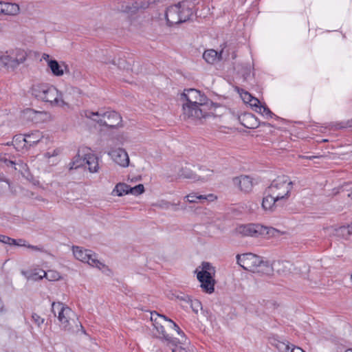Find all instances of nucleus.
Returning <instances> with one entry per match:
<instances>
[{
  "label": "nucleus",
  "instance_id": "obj_39",
  "mask_svg": "<svg viewBox=\"0 0 352 352\" xmlns=\"http://www.w3.org/2000/svg\"><path fill=\"white\" fill-rule=\"evenodd\" d=\"M249 104L254 109V111H255V109H258V107L262 106L260 100L258 98L253 97V96L251 98L250 102H249Z\"/></svg>",
  "mask_w": 352,
  "mask_h": 352
},
{
  "label": "nucleus",
  "instance_id": "obj_37",
  "mask_svg": "<svg viewBox=\"0 0 352 352\" xmlns=\"http://www.w3.org/2000/svg\"><path fill=\"white\" fill-rule=\"evenodd\" d=\"M41 270H40L38 272H34L31 273L30 275L28 276V278L34 281L41 280L43 278H44V276H43V274L41 273Z\"/></svg>",
  "mask_w": 352,
  "mask_h": 352
},
{
  "label": "nucleus",
  "instance_id": "obj_14",
  "mask_svg": "<svg viewBox=\"0 0 352 352\" xmlns=\"http://www.w3.org/2000/svg\"><path fill=\"white\" fill-rule=\"evenodd\" d=\"M185 199L190 203H196L199 200L201 203L206 201H213L217 199V197L213 194L206 195H197L196 192H192L185 197Z\"/></svg>",
  "mask_w": 352,
  "mask_h": 352
},
{
  "label": "nucleus",
  "instance_id": "obj_13",
  "mask_svg": "<svg viewBox=\"0 0 352 352\" xmlns=\"http://www.w3.org/2000/svg\"><path fill=\"white\" fill-rule=\"evenodd\" d=\"M111 158L122 167H127L129 165L128 153L122 148L113 149L109 152Z\"/></svg>",
  "mask_w": 352,
  "mask_h": 352
},
{
  "label": "nucleus",
  "instance_id": "obj_24",
  "mask_svg": "<svg viewBox=\"0 0 352 352\" xmlns=\"http://www.w3.org/2000/svg\"><path fill=\"white\" fill-rule=\"evenodd\" d=\"M12 144L18 151H22L27 146L25 135H16L13 138Z\"/></svg>",
  "mask_w": 352,
  "mask_h": 352
},
{
  "label": "nucleus",
  "instance_id": "obj_51",
  "mask_svg": "<svg viewBox=\"0 0 352 352\" xmlns=\"http://www.w3.org/2000/svg\"><path fill=\"white\" fill-rule=\"evenodd\" d=\"M292 349H291L290 352H305L300 347H296L292 345Z\"/></svg>",
  "mask_w": 352,
  "mask_h": 352
},
{
  "label": "nucleus",
  "instance_id": "obj_1",
  "mask_svg": "<svg viewBox=\"0 0 352 352\" xmlns=\"http://www.w3.org/2000/svg\"><path fill=\"white\" fill-rule=\"evenodd\" d=\"M184 119L200 120L211 113L212 102L200 91L195 89H185L181 95Z\"/></svg>",
  "mask_w": 352,
  "mask_h": 352
},
{
  "label": "nucleus",
  "instance_id": "obj_48",
  "mask_svg": "<svg viewBox=\"0 0 352 352\" xmlns=\"http://www.w3.org/2000/svg\"><path fill=\"white\" fill-rule=\"evenodd\" d=\"M16 245L27 247L26 241L24 239H19L16 240Z\"/></svg>",
  "mask_w": 352,
  "mask_h": 352
},
{
  "label": "nucleus",
  "instance_id": "obj_25",
  "mask_svg": "<svg viewBox=\"0 0 352 352\" xmlns=\"http://www.w3.org/2000/svg\"><path fill=\"white\" fill-rule=\"evenodd\" d=\"M255 272L270 275L273 272V268L269 262L261 259V263L258 265V268L255 270Z\"/></svg>",
  "mask_w": 352,
  "mask_h": 352
},
{
  "label": "nucleus",
  "instance_id": "obj_30",
  "mask_svg": "<svg viewBox=\"0 0 352 352\" xmlns=\"http://www.w3.org/2000/svg\"><path fill=\"white\" fill-rule=\"evenodd\" d=\"M85 157H80L79 154H78L73 160V161L69 164L70 169H76L82 166L85 165Z\"/></svg>",
  "mask_w": 352,
  "mask_h": 352
},
{
  "label": "nucleus",
  "instance_id": "obj_33",
  "mask_svg": "<svg viewBox=\"0 0 352 352\" xmlns=\"http://www.w3.org/2000/svg\"><path fill=\"white\" fill-rule=\"evenodd\" d=\"M201 175H198V180L206 181L212 176L213 171L207 168L201 169Z\"/></svg>",
  "mask_w": 352,
  "mask_h": 352
},
{
  "label": "nucleus",
  "instance_id": "obj_38",
  "mask_svg": "<svg viewBox=\"0 0 352 352\" xmlns=\"http://www.w3.org/2000/svg\"><path fill=\"white\" fill-rule=\"evenodd\" d=\"M239 92L241 95L242 100L244 101V102L249 104L251 98H252V96L248 91H244L243 89H241V92L239 91Z\"/></svg>",
  "mask_w": 352,
  "mask_h": 352
},
{
  "label": "nucleus",
  "instance_id": "obj_42",
  "mask_svg": "<svg viewBox=\"0 0 352 352\" xmlns=\"http://www.w3.org/2000/svg\"><path fill=\"white\" fill-rule=\"evenodd\" d=\"M60 150L58 148L54 149L52 151H47L45 153V157L47 158H51L52 157H55L59 155Z\"/></svg>",
  "mask_w": 352,
  "mask_h": 352
},
{
  "label": "nucleus",
  "instance_id": "obj_21",
  "mask_svg": "<svg viewBox=\"0 0 352 352\" xmlns=\"http://www.w3.org/2000/svg\"><path fill=\"white\" fill-rule=\"evenodd\" d=\"M12 52L10 54H4L0 57V67H4L8 69H14L17 67V63H14Z\"/></svg>",
  "mask_w": 352,
  "mask_h": 352
},
{
  "label": "nucleus",
  "instance_id": "obj_17",
  "mask_svg": "<svg viewBox=\"0 0 352 352\" xmlns=\"http://www.w3.org/2000/svg\"><path fill=\"white\" fill-rule=\"evenodd\" d=\"M223 50L219 53L214 50H208L204 52L203 58L208 63L213 64L216 60L223 58Z\"/></svg>",
  "mask_w": 352,
  "mask_h": 352
},
{
  "label": "nucleus",
  "instance_id": "obj_40",
  "mask_svg": "<svg viewBox=\"0 0 352 352\" xmlns=\"http://www.w3.org/2000/svg\"><path fill=\"white\" fill-rule=\"evenodd\" d=\"M32 320L38 326L40 327L45 321L44 318H41L40 316H38L37 314L34 313L32 315Z\"/></svg>",
  "mask_w": 352,
  "mask_h": 352
},
{
  "label": "nucleus",
  "instance_id": "obj_44",
  "mask_svg": "<svg viewBox=\"0 0 352 352\" xmlns=\"http://www.w3.org/2000/svg\"><path fill=\"white\" fill-rule=\"evenodd\" d=\"M177 333L182 337V340H178V342L184 344L187 340L184 335V333L181 329H179V331H177Z\"/></svg>",
  "mask_w": 352,
  "mask_h": 352
},
{
  "label": "nucleus",
  "instance_id": "obj_36",
  "mask_svg": "<svg viewBox=\"0 0 352 352\" xmlns=\"http://www.w3.org/2000/svg\"><path fill=\"white\" fill-rule=\"evenodd\" d=\"M277 349L280 352H290L291 351V347L288 343L279 342L276 345Z\"/></svg>",
  "mask_w": 352,
  "mask_h": 352
},
{
  "label": "nucleus",
  "instance_id": "obj_3",
  "mask_svg": "<svg viewBox=\"0 0 352 352\" xmlns=\"http://www.w3.org/2000/svg\"><path fill=\"white\" fill-rule=\"evenodd\" d=\"M195 3L191 0H184L177 4L169 6L165 16L169 25L179 24L189 20L192 16Z\"/></svg>",
  "mask_w": 352,
  "mask_h": 352
},
{
  "label": "nucleus",
  "instance_id": "obj_54",
  "mask_svg": "<svg viewBox=\"0 0 352 352\" xmlns=\"http://www.w3.org/2000/svg\"><path fill=\"white\" fill-rule=\"evenodd\" d=\"M89 118L91 119L92 120H94V122L98 123V121L96 119H100V118H102V117H98V116H91V118Z\"/></svg>",
  "mask_w": 352,
  "mask_h": 352
},
{
  "label": "nucleus",
  "instance_id": "obj_23",
  "mask_svg": "<svg viewBox=\"0 0 352 352\" xmlns=\"http://www.w3.org/2000/svg\"><path fill=\"white\" fill-rule=\"evenodd\" d=\"M242 124L248 129H254L258 126L256 118L251 113H247L243 116Z\"/></svg>",
  "mask_w": 352,
  "mask_h": 352
},
{
  "label": "nucleus",
  "instance_id": "obj_50",
  "mask_svg": "<svg viewBox=\"0 0 352 352\" xmlns=\"http://www.w3.org/2000/svg\"><path fill=\"white\" fill-rule=\"evenodd\" d=\"M322 155H311V156H300V158H302V159H307V160H314L315 158H320L322 157Z\"/></svg>",
  "mask_w": 352,
  "mask_h": 352
},
{
  "label": "nucleus",
  "instance_id": "obj_53",
  "mask_svg": "<svg viewBox=\"0 0 352 352\" xmlns=\"http://www.w3.org/2000/svg\"><path fill=\"white\" fill-rule=\"evenodd\" d=\"M4 311V304L3 301L0 299V313L3 312Z\"/></svg>",
  "mask_w": 352,
  "mask_h": 352
},
{
  "label": "nucleus",
  "instance_id": "obj_45",
  "mask_svg": "<svg viewBox=\"0 0 352 352\" xmlns=\"http://www.w3.org/2000/svg\"><path fill=\"white\" fill-rule=\"evenodd\" d=\"M27 248L34 251L43 252V248L41 246L27 245Z\"/></svg>",
  "mask_w": 352,
  "mask_h": 352
},
{
  "label": "nucleus",
  "instance_id": "obj_9",
  "mask_svg": "<svg viewBox=\"0 0 352 352\" xmlns=\"http://www.w3.org/2000/svg\"><path fill=\"white\" fill-rule=\"evenodd\" d=\"M73 254L78 260L89 265L102 269L105 265L96 258V256L89 250H84L78 246L73 247Z\"/></svg>",
  "mask_w": 352,
  "mask_h": 352
},
{
  "label": "nucleus",
  "instance_id": "obj_27",
  "mask_svg": "<svg viewBox=\"0 0 352 352\" xmlns=\"http://www.w3.org/2000/svg\"><path fill=\"white\" fill-rule=\"evenodd\" d=\"M112 193L113 195H116L120 197L130 194V186L126 184L119 183L116 186Z\"/></svg>",
  "mask_w": 352,
  "mask_h": 352
},
{
  "label": "nucleus",
  "instance_id": "obj_56",
  "mask_svg": "<svg viewBox=\"0 0 352 352\" xmlns=\"http://www.w3.org/2000/svg\"><path fill=\"white\" fill-rule=\"evenodd\" d=\"M348 196H349V197H351V199H352V188H351V193H349V194H348Z\"/></svg>",
  "mask_w": 352,
  "mask_h": 352
},
{
  "label": "nucleus",
  "instance_id": "obj_7",
  "mask_svg": "<svg viewBox=\"0 0 352 352\" xmlns=\"http://www.w3.org/2000/svg\"><path fill=\"white\" fill-rule=\"evenodd\" d=\"M86 118H91V116L102 117V118L96 119L98 123L101 126H106L109 128L113 129L118 126L122 122V117L116 111H84L81 114Z\"/></svg>",
  "mask_w": 352,
  "mask_h": 352
},
{
  "label": "nucleus",
  "instance_id": "obj_29",
  "mask_svg": "<svg viewBox=\"0 0 352 352\" xmlns=\"http://www.w3.org/2000/svg\"><path fill=\"white\" fill-rule=\"evenodd\" d=\"M41 273L50 281H55L60 278V274L54 270H48L47 272L41 270Z\"/></svg>",
  "mask_w": 352,
  "mask_h": 352
},
{
  "label": "nucleus",
  "instance_id": "obj_15",
  "mask_svg": "<svg viewBox=\"0 0 352 352\" xmlns=\"http://www.w3.org/2000/svg\"><path fill=\"white\" fill-rule=\"evenodd\" d=\"M280 201L278 199H275V197H272V195H269V193L266 192V189L264 191V197L262 201V208L265 211L272 212L276 208V204Z\"/></svg>",
  "mask_w": 352,
  "mask_h": 352
},
{
  "label": "nucleus",
  "instance_id": "obj_31",
  "mask_svg": "<svg viewBox=\"0 0 352 352\" xmlns=\"http://www.w3.org/2000/svg\"><path fill=\"white\" fill-rule=\"evenodd\" d=\"M43 112L36 111L32 109H27L23 111L24 116L32 120H36L37 116L40 114H42Z\"/></svg>",
  "mask_w": 352,
  "mask_h": 352
},
{
  "label": "nucleus",
  "instance_id": "obj_2",
  "mask_svg": "<svg viewBox=\"0 0 352 352\" xmlns=\"http://www.w3.org/2000/svg\"><path fill=\"white\" fill-rule=\"evenodd\" d=\"M52 311L55 316L58 314L59 325L63 330L72 333H76L80 331L85 333L77 314L67 305L60 302H54L52 305Z\"/></svg>",
  "mask_w": 352,
  "mask_h": 352
},
{
  "label": "nucleus",
  "instance_id": "obj_6",
  "mask_svg": "<svg viewBox=\"0 0 352 352\" xmlns=\"http://www.w3.org/2000/svg\"><path fill=\"white\" fill-rule=\"evenodd\" d=\"M197 272V278L201 283V287L208 294H211L214 290L215 280L214 276L215 274L214 267L210 263L203 262L201 264V270Z\"/></svg>",
  "mask_w": 352,
  "mask_h": 352
},
{
  "label": "nucleus",
  "instance_id": "obj_52",
  "mask_svg": "<svg viewBox=\"0 0 352 352\" xmlns=\"http://www.w3.org/2000/svg\"><path fill=\"white\" fill-rule=\"evenodd\" d=\"M16 239H12V238L10 239V241H9L8 245H16Z\"/></svg>",
  "mask_w": 352,
  "mask_h": 352
},
{
  "label": "nucleus",
  "instance_id": "obj_43",
  "mask_svg": "<svg viewBox=\"0 0 352 352\" xmlns=\"http://www.w3.org/2000/svg\"><path fill=\"white\" fill-rule=\"evenodd\" d=\"M0 161L3 162L4 163L7 164V165H12L15 164L12 160H8L6 157V155L2 154H0Z\"/></svg>",
  "mask_w": 352,
  "mask_h": 352
},
{
  "label": "nucleus",
  "instance_id": "obj_47",
  "mask_svg": "<svg viewBox=\"0 0 352 352\" xmlns=\"http://www.w3.org/2000/svg\"><path fill=\"white\" fill-rule=\"evenodd\" d=\"M168 322L170 323V327L173 328L176 332L177 331H179L180 328L179 326L170 319H168Z\"/></svg>",
  "mask_w": 352,
  "mask_h": 352
},
{
  "label": "nucleus",
  "instance_id": "obj_5",
  "mask_svg": "<svg viewBox=\"0 0 352 352\" xmlns=\"http://www.w3.org/2000/svg\"><path fill=\"white\" fill-rule=\"evenodd\" d=\"M293 188V182L289 177L285 175L278 176L274 179L267 186L266 192L275 197L280 201H286L289 199Z\"/></svg>",
  "mask_w": 352,
  "mask_h": 352
},
{
  "label": "nucleus",
  "instance_id": "obj_46",
  "mask_svg": "<svg viewBox=\"0 0 352 352\" xmlns=\"http://www.w3.org/2000/svg\"><path fill=\"white\" fill-rule=\"evenodd\" d=\"M10 237H9L8 236L2 235V234L0 235V242H1L3 243L8 244L9 241H10Z\"/></svg>",
  "mask_w": 352,
  "mask_h": 352
},
{
  "label": "nucleus",
  "instance_id": "obj_34",
  "mask_svg": "<svg viewBox=\"0 0 352 352\" xmlns=\"http://www.w3.org/2000/svg\"><path fill=\"white\" fill-rule=\"evenodd\" d=\"M144 191V187L142 184H138L134 187L130 186V194L134 195H139L143 193Z\"/></svg>",
  "mask_w": 352,
  "mask_h": 352
},
{
  "label": "nucleus",
  "instance_id": "obj_35",
  "mask_svg": "<svg viewBox=\"0 0 352 352\" xmlns=\"http://www.w3.org/2000/svg\"><path fill=\"white\" fill-rule=\"evenodd\" d=\"M177 298L179 301L182 302L181 305L182 307H186V305H188L190 303V300H191L189 296L184 294H181L177 296Z\"/></svg>",
  "mask_w": 352,
  "mask_h": 352
},
{
  "label": "nucleus",
  "instance_id": "obj_32",
  "mask_svg": "<svg viewBox=\"0 0 352 352\" xmlns=\"http://www.w3.org/2000/svg\"><path fill=\"white\" fill-rule=\"evenodd\" d=\"M255 111L261 113L263 116L269 118H272L274 114L270 111V109L265 105H262L258 107V109H255Z\"/></svg>",
  "mask_w": 352,
  "mask_h": 352
},
{
  "label": "nucleus",
  "instance_id": "obj_61",
  "mask_svg": "<svg viewBox=\"0 0 352 352\" xmlns=\"http://www.w3.org/2000/svg\"><path fill=\"white\" fill-rule=\"evenodd\" d=\"M351 280H352V274L351 275Z\"/></svg>",
  "mask_w": 352,
  "mask_h": 352
},
{
  "label": "nucleus",
  "instance_id": "obj_19",
  "mask_svg": "<svg viewBox=\"0 0 352 352\" xmlns=\"http://www.w3.org/2000/svg\"><path fill=\"white\" fill-rule=\"evenodd\" d=\"M27 145L30 146L36 144L41 142L44 138L42 133L39 131H35L30 133L25 134Z\"/></svg>",
  "mask_w": 352,
  "mask_h": 352
},
{
  "label": "nucleus",
  "instance_id": "obj_11",
  "mask_svg": "<svg viewBox=\"0 0 352 352\" xmlns=\"http://www.w3.org/2000/svg\"><path fill=\"white\" fill-rule=\"evenodd\" d=\"M261 258L252 253L238 254L236 256L237 263L244 270L255 272L258 265L261 263Z\"/></svg>",
  "mask_w": 352,
  "mask_h": 352
},
{
  "label": "nucleus",
  "instance_id": "obj_58",
  "mask_svg": "<svg viewBox=\"0 0 352 352\" xmlns=\"http://www.w3.org/2000/svg\"><path fill=\"white\" fill-rule=\"evenodd\" d=\"M345 352H352V349H348Z\"/></svg>",
  "mask_w": 352,
  "mask_h": 352
},
{
  "label": "nucleus",
  "instance_id": "obj_41",
  "mask_svg": "<svg viewBox=\"0 0 352 352\" xmlns=\"http://www.w3.org/2000/svg\"><path fill=\"white\" fill-rule=\"evenodd\" d=\"M188 305H190L193 311H195V313L198 312L199 308L201 307V302L197 300H190V303Z\"/></svg>",
  "mask_w": 352,
  "mask_h": 352
},
{
  "label": "nucleus",
  "instance_id": "obj_20",
  "mask_svg": "<svg viewBox=\"0 0 352 352\" xmlns=\"http://www.w3.org/2000/svg\"><path fill=\"white\" fill-rule=\"evenodd\" d=\"M48 67L50 68L52 74L56 76H63L64 74V69H67V65L63 64L60 65L56 60H50L48 61Z\"/></svg>",
  "mask_w": 352,
  "mask_h": 352
},
{
  "label": "nucleus",
  "instance_id": "obj_8",
  "mask_svg": "<svg viewBox=\"0 0 352 352\" xmlns=\"http://www.w3.org/2000/svg\"><path fill=\"white\" fill-rule=\"evenodd\" d=\"M237 232L243 236L258 237L265 235L273 236L278 230L274 228L264 226L261 224H247L239 226Z\"/></svg>",
  "mask_w": 352,
  "mask_h": 352
},
{
  "label": "nucleus",
  "instance_id": "obj_57",
  "mask_svg": "<svg viewBox=\"0 0 352 352\" xmlns=\"http://www.w3.org/2000/svg\"><path fill=\"white\" fill-rule=\"evenodd\" d=\"M283 264H284V265H285V266H287V265H289L290 263H289V262H285V263H283Z\"/></svg>",
  "mask_w": 352,
  "mask_h": 352
},
{
  "label": "nucleus",
  "instance_id": "obj_18",
  "mask_svg": "<svg viewBox=\"0 0 352 352\" xmlns=\"http://www.w3.org/2000/svg\"><path fill=\"white\" fill-rule=\"evenodd\" d=\"M85 164L88 166L90 173H96L99 169L98 160L96 156L91 153L85 155Z\"/></svg>",
  "mask_w": 352,
  "mask_h": 352
},
{
  "label": "nucleus",
  "instance_id": "obj_60",
  "mask_svg": "<svg viewBox=\"0 0 352 352\" xmlns=\"http://www.w3.org/2000/svg\"><path fill=\"white\" fill-rule=\"evenodd\" d=\"M350 122H352V120L350 121ZM351 125H352V124H350V126H351Z\"/></svg>",
  "mask_w": 352,
  "mask_h": 352
},
{
  "label": "nucleus",
  "instance_id": "obj_22",
  "mask_svg": "<svg viewBox=\"0 0 352 352\" xmlns=\"http://www.w3.org/2000/svg\"><path fill=\"white\" fill-rule=\"evenodd\" d=\"M333 234L340 238L347 239L352 234V224L333 228Z\"/></svg>",
  "mask_w": 352,
  "mask_h": 352
},
{
  "label": "nucleus",
  "instance_id": "obj_16",
  "mask_svg": "<svg viewBox=\"0 0 352 352\" xmlns=\"http://www.w3.org/2000/svg\"><path fill=\"white\" fill-rule=\"evenodd\" d=\"M19 6L16 3L1 2V14L14 16L19 13Z\"/></svg>",
  "mask_w": 352,
  "mask_h": 352
},
{
  "label": "nucleus",
  "instance_id": "obj_4",
  "mask_svg": "<svg viewBox=\"0 0 352 352\" xmlns=\"http://www.w3.org/2000/svg\"><path fill=\"white\" fill-rule=\"evenodd\" d=\"M32 95L38 100L49 102L52 106L64 107L68 103L65 101L62 93L52 85L41 84L34 85L32 89Z\"/></svg>",
  "mask_w": 352,
  "mask_h": 352
},
{
  "label": "nucleus",
  "instance_id": "obj_55",
  "mask_svg": "<svg viewBox=\"0 0 352 352\" xmlns=\"http://www.w3.org/2000/svg\"><path fill=\"white\" fill-rule=\"evenodd\" d=\"M43 58L44 60H47V62L50 60H49L50 56L48 54H44L43 55Z\"/></svg>",
  "mask_w": 352,
  "mask_h": 352
},
{
  "label": "nucleus",
  "instance_id": "obj_59",
  "mask_svg": "<svg viewBox=\"0 0 352 352\" xmlns=\"http://www.w3.org/2000/svg\"><path fill=\"white\" fill-rule=\"evenodd\" d=\"M72 89H73L74 91H76L77 90L76 88H72Z\"/></svg>",
  "mask_w": 352,
  "mask_h": 352
},
{
  "label": "nucleus",
  "instance_id": "obj_49",
  "mask_svg": "<svg viewBox=\"0 0 352 352\" xmlns=\"http://www.w3.org/2000/svg\"><path fill=\"white\" fill-rule=\"evenodd\" d=\"M172 352H187V350L185 347L180 346L175 347Z\"/></svg>",
  "mask_w": 352,
  "mask_h": 352
},
{
  "label": "nucleus",
  "instance_id": "obj_26",
  "mask_svg": "<svg viewBox=\"0 0 352 352\" xmlns=\"http://www.w3.org/2000/svg\"><path fill=\"white\" fill-rule=\"evenodd\" d=\"M12 54L14 59V63H17V66L25 62L27 58V53L25 50L21 49H16L12 50Z\"/></svg>",
  "mask_w": 352,
  "mask_h": 352
},
{
  "label": "nucleus",
  "instance_id": "obj_10",
  "mask_svg": "<svg viewBox=\"0 0 352 352\" xmlns=\"http://www.w3.org/2000/svg\"><path fill=\"white\" fill-rule=\"evenodd\" d=\"M151 320L153 322L154 328L159 333L160 338L176 344V342H177V339L174 340L172 336L165 331V324L168 322V319L165 316L153 311L151 313Z\"/></svg>",
  "mask_w": 352,
  "mask_h": 352
},
{
  "label": "nucleus",
  "instance_id": "obj_12",
  "mask_svg": "<svg viewBox=\"0 0 352 352\" xmlns=\"http://www.w3.org/2000/svg\"><path fill=\"white\" fill-rule=\"evenodd\" d=\"M232 184L234 186L245 193L250 192L254 187V182L252 177L248 175H240L232 179Z\"/></svg>",
  "mask_w": 352,
  "mask_h": 352
},
{
  "label": "nucleus",
  "instance_id": "obj_28",
  "mask_svg": "<svg viewBox=\"0 0 352 352\" xmlns=\"http://www.w3.org/2000/svg\"><path fill=\"white\" fill-rule=\"evenodd\" d=\"M179 176L185 179L198 180V175L195 174L188 166H184L181 168Z\"/></svg>",
  "mask_w": 352,
  "mask_h": 352
}]
</instances>
